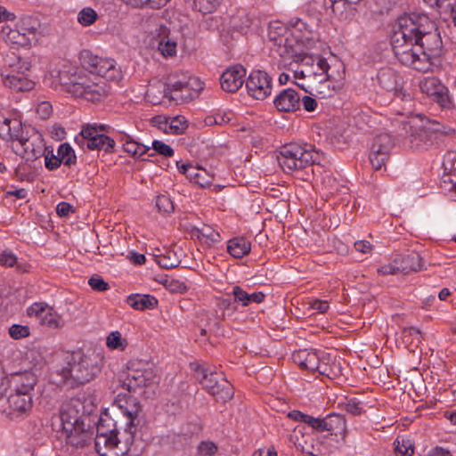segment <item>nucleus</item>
I'll return each instance as SVG.
<instances>
[{
    "label": "nucleus",
    "instance_id": "nucleus-1",
    "mask_svg": "<svg viewBox=\"0 0 456 456\" xmlns=\"http://www.w3.org/2000/svg\"><path fill=\"white\" fill-rule=\"evenodd\" d=\"M268 38L273 43V51L284 59L300 62L304 69L312 68L318 55L301 54L304 46H307L313 38V33L307 25L297 21L288 27L281 21H273L268 27Z\"/></svg>",
    "mask_w": 456,
    "mask_h": 456
},
{
    "label": "nucleus",
    "instance_id": "nucleus-2",
    "mask_svg": "<svg viewBox=\"0 0 456 456\" xmlns=\"http://www.w3.org/2000/svg\"><path fill=\"white\" fill-rule=\"evenodd\" d=\"M95 410L89 397H74L64 402L61 407V433L67 444L85 447L93 440L91 416Z\"/></svg>",
    "mask_w": 456,
    "mask_h": 456
},
{
    "label": "nucleus",
    "instance_id": "nucleus-3",
    "mask_svg": "<svg viewBox=\"0 0 456 456\" xmlns=\"http://www.w3.org/2000/svg\"><path fill=\"white\" fill-rule=\"evenodd\" d=\"M397 25L404 29L405 25L412 26V43L422 48L421 55L427 61H432L441 56L443 42L436 24L426 15L403 16L397 20Z\"/></svg>",
    "mask_w": 456,
    "mask_h": 456
},
{
    "label": "nucleus",
    "instance_id": "nucleus-4",
    "mask_svg": "<svg viewBox=\"0 0 456 456\" xmlns=\"http://www.w3.org/2000/svg\"><path fill=\"white\" fill-rule=\"evenodd\" d=\"M101 360L94 354H85L75 352L70 355L67 365L58 370L61 381L66 386L74 388L93 380L101 371Z\"/></svg>",
    "mask_w": 456,
    "mask_h": 456
},
{
    "label": "nucleus",
    "instance_id": "nucleus-5",
    "mask_svg": "<svg viewBox=\"0 0 456 456\" xmlns=\"http://www.w3.org/2000/svg\"><path fill=\"white\" fill-rule=\"evenodd\" d=\"M412 29L411 25H410V28L405 25L404 29L397 25L391 40L393 52L402 64L426 72L430 69L434 62L427 61L423 56L421 57L413 50L414 44L412 43V37H411Z\"/></svg>",
    "mask_w": 456,
    "mask_h": 456
},
{
    "label": "nucleus",
    "instance_id": "nucleus-6",
    "mask_svg": "<svg viewBox=\"0 0 456 456\" xmlns=\"http://www.w3.org/2000/svg\"><path fill=\"white\" fill-rule=\"evenodd\" d=\"M277 159L285 173H292L319 163L321 156L312 145L290 142L280 149Z\"/></svg>",
    "mask_w": 456,
    "mask_h": 456
},
{
    "label": "nucleus",
    "instance_id": "nucleus-7",
    "mask_svg": "<svg viewBox=\"0 0 456 456\" xmlns=\"http://www.w3.org/2000/svg\"><path fill=\"white\" fill-rule=\"evenodd\" d=\"M191 366L197 380L216 402L225 403L232 398V386L221 372L218 373L209 367L196 363Z\"/></svg>",
    "mask_w": 456,
    "mask_h": 456
},
{
    "label": "nucleus",
    "instance_id": "nucleus-8",
    "mask_svg": "<svg viewBox=\"0 0 456 456\" xmlns=\"http://www.w3.org/2000/svg\"><path fill=\"white\" fill-rule=\"evenodd\" d=\"M159 379L154 370L148 367L147 363L141 361H130L127 366L126 378L124 379L122 387L127 391H135L139 387L151 389L155 394L158 388Z\"/></svg>",
    "mask_w": 456,
    "mask_h": 456
},
{
    "label": "nucleus",
    "instance_id": "nucleus-9",
    "mask_svg": "<svg viewBox=\"0 0 456 456\" xmlns=\"http://www.w3.org/2000/svg\"><path fill=\"white\" fill-rule=\"evenodd\" d=\"M82 67L92 74H96L108 80H118L121 77L120 68L115 60L101 57L88 50H83L79 54Z\"/></svg>",
    "mask_w": 456,
    "mask_h": 456
},
{
    "label": "nucleus",
    "instance_id": "nucleus-10",
    "mask_svg": "<svg viewBox=\"0 0 456 456\" xmlns=\"http://www.w3.org/2000/svg\"><path fill=\"white\" fill-rule=\"evenodd\" d=\"M63 86L68 93L90 102L100 101L107 94L105 83L93 82L86 76H74Z\"/></svg>",
    "mask_w": 456,
    "mask_h": 456
},
{
    "label": "nucleus",
    "instance_id": "nucleus-11",
    "mask_svg": "<svg viewBox=\"0 0 456 456\" xmlns=\"http://www.w3.org/2000/svg\"><path fill=\"white\" fill-rule=\"evenodd\" d=\"M122 439L118 435L108 436H96L94 438L95 451L100 456H125L134 444V437L123 431Z\"/></svg>",
    "mask_w": 456,
    "mask_h": 456
},
{
    "label": "nucleus",
    "instance_id": "nucleus-12",
    "mask_svg": "<svg viewBox=\"0 0 456 456\" xmlns=\"http://www.w3.org/2000/svg\"><path fill=\"white\" fill-rule=\"evenodd\" d=\"M115 403L125 418L124 431L134 437L137 426L140 422L139 414L142 411L141 403L135 397L130 395H124L123 397L118 395L115 400Z\"/></svg>",
    "mask_w": 456,
    "mask_h": 456
},
{
    "label": "nucleus",
    "instance_id": "nucleus-13",
    "mask_svg": "<svg viewBox=\"0 0 456 456\" xmlns=\"http://www.w3.org/2000/svg\"><path fill=\"white\" fill-rule=\"evenodd\" d=\"M394 148V140L388 134H378L370 146L369 159L375 170H380L385 167Z\"/></svg>",
    "mask_w": 456,
    "mask_h": 456
},
{
    "label": "nucleus",
    "instance_id": "nucleus-14",
    "mask_svg": "<svg viewBox=\"0 0 456 456\" xmlns=\"http://www.w3.org/2000/svg\"><path fill=\"white\" fill-rule=\"evenodd\" d=\"M10 67L0 72V82L5 88L12 92L29 91L34 87V82L30 80L21 69Z\"/></svg>",
    "mask_w": 456,
    "mask_h": 456
},
{
    "label": "nucleus",
    "instance_id": "nucleus-15",
    "mask_svg": "<svg viewBox=\"0 0 456 456\" xmlns=\"http://www.w3.org/2000/svg\"><path fill=\"white\" fill-rule=\"evenodd\" d=\"M248 94L256 100H265L273 90L272 77L265 71L254 70L246 80Z\"/></svg>",
    "mask_w": 456,
    "mask_h": 456
},
{
    "label": "nucleus",
    "instance_id": "nucleus-16",
    "mask_svg": "<svg viewBox=\"0 0 456 456\" xmlns=\"http://www.w3.org/2000/svg\"><path fill=\"white\" fill-rule=\"evenodd\" d=\"M37 381V376L31 370L14 372L8 377L10 391L17 392L20 395L34 396L33 392Z\"/></svg>",
    "mask_w": 456,
    "mask_h": 456
},
{
    "label": "nucleus",
    "instance_id": "nucleus-17",
    "mask_svg": "<svg viewBox=\"0 0 456 456\" xmlns=\"http://www.w3.org/2000/svg\"><path fill=\"white\" fill-rule=\"evenodd\" d=\"M8 407L4 410L11 419H16L29 412L33 407V395L12 392L7 397Z\"/></svg>",
    "mask_w": 456,
    "mask_h": 456
},
{
    "label": "nucleus",
    "instance_id": "nucleus-18",
    "mask_svg": "<svg viewBox=\"0 0 456 456\" xmlns=\"http://www.w3.org/2000/svg\"><path fill=\"white\" fill-rule=\"evenodd\" d=\"M246 69L241 65H234L223 72L220 85L228 93L237 92L245 82Z\"/></svg>",
    "mask_w": 456,
    "mask_h": 456
},
{
    "label": "nucleus",
    "instance_id": "nucleus-19",
    "mask_svg": "<svg viewBox=\"0 0 456 456\" xmlns=\"http://www.w3.org/2000/svg\"><path fill=\"white\" fill-rule=\"evenodd\" d=\"M273 104L279 111L293 112L300 108V96L295 89H283L274 98Z\"/></svg>",
    "mask_w": 456,
    "mask_h": 456
},
{
    "label": "nucleus",
    "instance_id": "nucleus-20",
    "mask_svg": "<svg viewBox=\"0 0 456 456\" xmlns=\"http://www.w3.org/2000/svg\"><path fill=\"white\" fill-rule=\"evenodd\" d=\"M21 34L26 37L28 46L37 42L41 23L34 16L23 15L16 22Z\"/></svg>",
    "mask_w": 456,
    "mask_h": 456
},
{
    "label": "nucleus",
    "instance_id": "nucleus-21",
    "mask_svg": "<svg viewBox=\"0 0 456 456\" xmlns=\"http://www.w3.org/2000/svg\"><path fill=\"white\" fill-rule=\"evenodd\" d=\"M330 69L327 60L318 55L314 66L307 69L305 73H307L314 82H318L321 87L324 83L335 80L334 76L329 72Z\"/></svg>",
    "mask_w": 456,
    "mask_h": 456
},
{
    "label": "nucleus",
    "instance_id": "nucleus-22",
    "mask_svg": "<svg viewBox=\"0 0 456 456\" xmlns=\"http://www.w3.org/2000/svg\"><path fill=\"white\" fill-rule=\"evenodd\" d=\"M379 85L388 92L397 93L402 86V78L391 68H382L377 73Z\"/></svg>",
    "mask_w": 456,
    "mask_h": 456
},
{
    "label": "nucleus",
    "instance_id": "nucleus-23",
    "mask_svg": "<svg viewBox=\"0 0 456 456\" xmlns=\"http://www.w3.org/2000/svg\"><path fill=\"white\" fill-rule=\"evenodd\" d=\"M318 354V350L301 349L294 352L292 358L301 369L315 371V369H320Z\"/></svg>",
    "mask_w": 456,
    "mask_h": 456
},
{
    "label": "nucleus",
    "instance_id": "nucleus-24",
    "mask_svg": "<svg viewBox=\"0 0 456 456\" xmlns=\"http://www.w3.org/2000/svg\"><path fill=\"white\" fill-rule=\"evenodd\" d=\"M419 89L423 94L433 97L437 102H444L445 86L435 77H427L419 81Z\"/></svg>",
    "mask_w": 456,
    "mask_h": 456
},
{
    "label": "nucleus",
    "instance_id": "nucleus-25",
    "mask_svg": "<svg viewBox=\"0 0 456 456\" xmlns=\"http://www.w3.org/2000/svg\"><path fill=\"white\" fill-rule=\"evenodd\" d=\"M17 151L26 160H35L38 159L43 152L41 142L36 143L32 138L22 137L16 144Z\"/></svg>",
    "mask_w": 456,
    "mask_h": 456
},
{
    "label": "nucleus",
    "instance_id": "nucleus-26",
    "mask_svg": "<svg viewBox=\"0 0 456 456\" xmlns=\"http://www.w3.org/2000/svg\"><path fill=\"white\" fill-rule=\"evenodd\" d=\"M0 137L4 140L20 141L23 137L21 122L17 118H4L0 122Z\"/></svg>",
    "mask_w": 456,
    "mask_h": 456
},
{
    "label": "nucleus",
    "instance_id": "nucleus-27",
    "mask_svg": "<svg viewBox=\"0 0 456 456\" xmlns=\"http://www.w3.org/2000/svg\"><path fill=\"white\" fill-rule=\"evenodd\" d=\"M119 141L123 143V149L126 152L132 154L134 157H142L148 154L149 157L154 156V152H151V147L135 142L131 135L124 132H119Z\"/></svg>",
    "mask_w": 456,
    "mask_h": 456
},
{
    "label": "nucleus",
    "instance_id": "nucleus-28",
    "mask_svg": "<svg viewBox=\"0 0 456 456\" xmlns=\"http://www.w3.org/2000/svg\"><path fill=\"white\" fill-rule=\"evenodd\" d=\"M401 273L418 272L422 269V258L417 252H410L395 258Z\"/></svg>",
    "mask_w": 456,
    "mask_h": 456
},
{
    "label": "nucleus",
    "instance_id": "nucleus-29",
    "mask_svg": "<svg viewBox=\"0 0 456 456\" xmlns=\"http://www.w3.org/2000/svg\"><path fill=\"white\" fill-rule=\"evenodd\" d=\"M232 295L234 297V303L241 306H248L252 303L260 304L265 298V295L261 291L248 293L240 286L232 288Z\"/></svg>",
    "mask_w": 456,
    "mask_h": 456
},
{
    "label": "nucleus",
    "instance_id": "nucleus-30",
    "mask_svg": "<svg viewBox=\"0 0 456 456\" xmlns=\"http://www.w3.org/2000/svg\"><path fill=\"white\" fill-rule=\"evenodd\" d=\"M0 37L8 45L29 47L26 37L20 31L17 23L15 24V28H11L8 25H2L0 28Z\"/></svg>",
    "mask_w": 456,
    "mask_h": 456
},
{
    "label": "nucleus",
    "instance_id": "nucleus-31",
    "mask_svg": "<svg viewBox=\"0 0 456 456\" xmlns=\"http://www.w3.org/2000/svg\"><path fill=\"white\" fill-rule=\"evenodd\" d=\"M126 302L135 310L143 311L153 309L158 305V299L151 295L132 294L126 297Z\"/></svg>",
    "mask_w": 456,
    "mask_h": 456
},
{
    "label": "nucleus",
    "instance_id": "nucleus-32",
    "mask_svg": "<svg viewBox=\"0 0 456 456\" xmlns=\"http://www.w3.org/2000/svg\"><path fill=\"white\" fill-rule=\"evenodd\" d=\"M251 250V243L244 237H235L228 240L227 252L234 258H241Z\"/></svg>",
    "mask_w": 456,
    "mask_h": 456
},
{
    "label": "nucleus",
    "instance_id": "nucleus-33",
    "mask_svg": "<svg viewBox=\"0 0 456 456\" xmlns=\"http://www.w3.org/2000/svg\"><path fill=\"white\" fill-rule=\"evenodd\" d=\"M318 356L320 369H315V371L329 378L337 376L340 372L339 367L329 354L319 351Z\"/></svg>",
    "mask_w": 456,
    "mask_h": 456
},
{
    "label": "nucleus",
    "instance_id": "nucleus-34",
    "mask_svg": "<svg viewBox=\"0 0 456 456\" xmlns=\"http://www.w3.org/2000/svg\"><path fill=\"white\" fill-rule=\"evenodd\" d=\"M104 131V126H97L96 124H87L82 126L78 135L76 136L75 141L77 143L85 147L88 142L92 141L94 137L99 136Z\"/></svg>",
    "mask_w": 456,
    "mask_h": 456
},
{
    "label": "nucleus",
    "instance_id": "nucleus-35",
    "mask_svg": "<svg viewBox=\"0 0 456 456\" xmlns=\"http://www.w3.org/2000/svg\"><path fill=\"white\" fill-rule=\"evenodd\" d=\"M327 431L334 436H344L346 430V422L343 415L330 413L326 416Z\"/></svg>",
    "mask_w": 456,
    "mask_h": 456
},
{
    "label": "nucleus",
    "instance_id": "nucleus-36",
    "mask_svg": "<svg viewBox=\"0 0 456 456\" xmlns=\"http://www.w3.org/2000/svg\"><path fill=\"white\" fill-rule=\"evenodd\" d=\"M119 434L120 432L117 428L115 421L107 413L98 418L96 422V436H108Z\"/></svg>",
    "mask_w": 456,
    "mask_h": 456
},
{
    "label": "nucleus",
    "instance_id": "nucleus-37",
    "mask_svg": "<svg viewBox=\"0 0 456 456\" xmlns=\"http://www.w3.org/2000/svg\"><path fill=\"white\" fill-rule=\"evenodd\" d=\"M155 261L164 269L175 268L181 263L180 256L171 248H167L163 253L156 255Z\"/></svg>",
    "mask_w": 456,
    "mask_h": 456
},
{
    "label": "nucleus",
    "instance_id": "nucleus-38",
    "mask_svg": "<svg viewBox=\"0 0 456 456\" xmlns=\"http://www.w3.org/2000/svg\"><path fill=\"white\" fill-rule=\"evenodd\" d=\"M85 146L92 151L103 150L106 152H110L112 151L115 146V141L110 136L101 134L99 136L94 137L92 141L88 142Z\"/></svg>",
    "mask_w": 456,
    "mask_h": 456
},
{
    "label": "nucleus",
    "instance_id": "nucleus-39",
    "mask_svg": "<svg viewBox=\"0 0 456 456\" xmlns=\"http://www.w3.org/2000/svg\"><path fill=\"white\" fill-rule=\"evenodd\" d=\"M39 323L49 329H61L64 325V320L52 306L49 305Z\"/></svg>",
    "mask_w": 456,
    "mask_h": 456
},
{
    "label": "nucleus",
    "instance_id": "nucleus-40",
    "mask_svg": "<svg viewBox=\"0 0 456 456\" xmlns=\"http://www.w3.org/2000/svg\"><path fill=\"white\" fill-rule=\"evenodd\" d=\"M106 345L111 350L124 351L127 346L128 341L123 338L121 333L118 330L110 332L106 338Z\"/></svg>",
    "mask_w": 456,
    "mask_h": 456
},
{
    "label": "nucleus",
    "instance_id": "nucleus-41",
    "mask_svg": "<svg viewBox=\"0 0 456 456\" xmlns=\"http://www.w3.org/2000/svg\"><path fill=\"white\" fill-rule=\"evenodd\" d=\"M235 310L236 307L232 306L231 299L220 297L216 301V317L219 321L224 320L227 315H232Z\"/></svg>",
    "mask_w": 456,
    "mask_h": 456
},
{
    "label": "nucleus",
    "instance_id": "nucleus-42",
    "mask_svg": "<svg viewBox=\"0 0 456 456\" xmlns=\"http://www.w3.org/2000/svg\"><path fill=\"white\" fill-rule=\"evenodd\" d=\"M61 163L65 166H71L76 163L77 158L71 146L67 143H61L57 151Z\"/></svg>",
    "mask_w": 456,
    "mask_h": 456
},
{
    "label": "nucleus",
    "instance_id": "nucleus-43",
    "mask_svg": "<svg viewBox=\"0 0 456 456\" xmlns=\"http://www.w3.org/2000/svg\"><path fill=\"white\" fill-rule=\"evenodd\" d=\"M158 49L166 57L174 56L176 53V42L164 36L159 40Z\"/></svg>",
    "mask_w": 456,
    "mask_h": 456
},
{
    "label": "nucleus",
    "instance_id": "nucleus-44",
    "mask_svg": "<svg viewBox=\"0 0 456 456\" xmlns=\"http://www.w3.org/2000/svg\"><path fill=\"white\" fill-rule=\"evenodd\" d=\"M126 4L134 8H142L145 5L152 9H159L165 6L170 0H122Z\"/></svg>",
    "mask_w": 456,
    "mask_h": 456
},
{
    "label": "nucleus",
    "instance_id": "nucleus-45",
    "mask_svg": "<svg viewBox=\"0 0 456 456\" xmlns=\"http://www.w3.org/2000/svg\"><path fill=\"white\" fill-rule=\"evenodd\" d=\"M97 19V12L91 7H85L77 13V21L84 27L94 24Z\"/></svg>",
    "mask_w": 456,
    "mask_h": 456
},
{
    "label": "nucleus",
    "instance_id": "nucleus-46",
    "mask_svg": "<svg viewBox=\"0 0 456 456\" xmlns=\"http://www.w3.org/2000/svg\"><path fill=\"white\" fill-rule=\"evenodd\" d=\"M395 452L397 456H412L414 447L409 439H396L395 441Z\"/></svg>",
    "mask_w": 456,
    "mask_h": 456
},
{
    "label": "nucleus",
    "instance_id": "nucleus-47",
    "mask_svg": "<svg viewBox=\"0 0 456 456\" xmlns=\"http://www.w3.org/2000/svg\"><path fill=\"white\" fill-rule=\"evenodd\" d=\"M187 83V94L184 95V98L193 99L198 96L200 92L203 89V83L196 77H191L188 75V82Z\"/></svg>",
    "mask_w": 456,
    "mask_h": 456
},
{
    "label": "nucleus",
    "instance_id": "nucleus-48",
    "mask_svg": "<svg viewBox=\"0 0 456 456\" xmlns=\"http://www.w3.org/2000/svg\"><path fill=\"white\" fill-rule=\"evenodd\" d=\"M49 305L45 302H35L27 308V314L29 317H35L39 322L45 315Z\"/></svg>",
    "mask_w": 456,
    "mask_h": 456
},
{
    "label": "nucleus",
    "instance_id": "nucleus-49",
    "mask_svg": "<svg viewBox=\"0 0 456 456\" xmlns=\"http://www.w3.org/2000/svg\"><path fill=\"white\" fill-rule=\"evenodd\" d=\"M222 0H194L193 4L196 10L202 13H210L216 10Z\"/></svg>",
    "mask_w": 456,
    "mask_h": 456
},
{
    "label": "nucleus",
    "instance_id": "nucleus-50",
    "mask_svg": "<svg viewBox=\"0 0 456 456\" xmlns=\"http://www.w3.org/2000/svg\"><path fill=\"white\" fill-rule=\"evenodd\" d=\"M188 125L183 116H176L170 118L168 122V128L171 134H180L185 131Z\"/></svg>",
    "mask_w": 456,
    "mask_h": 456
},
{
    "label": "nucleus",
    "instance_id": "nucleus-51",
    "mask_svg": "<svg viewBox=\"0 0 456 456\" xmlns=\"http://www.w3.org/2000/svg\"><path fill=\"white\" fill-rule=\"evenodd\" d=\"M155 204L158 210L165 215L171 214L175 210L173 201L166 195L157 196Z\"/></svg>",
    "mask_w": 456,
    "mask_h": 456
},
{
    "label": "nucleus",
    "instance_id": "nucleus-52",
    "mask_svg": "<svg viewBox=\"0 0 456 456\" xmlns=\"http://www.w3.org/2000/svg\"><path fill=\"white\" fill-rule=\"evenodd\" d=\"M9 335L13 339H20L29 336V328L28 326L13 324L9 328Z\"/></svg>",
    "mask_w": 456,
    "mask_h": 456
},
{
    "label": "nucleus",
    "instance_id": "nucleus-53",
    "mask_svg": "<svg viewBox=\"0 0 456 456\" xmlns=\"http://www.w3.org/2000/svg\"><path fill=\"white\" fill-rule=\"evenodd\" d=\"M182 77L176 80L173 78L169 79L168 86L172 91L175 92H186L187 93V83L188 82V74L183 73Z\"/></svg>",
    "mask_w": 456,
    "mask_h": 456
},
{
    "label": "nucleus",
    "instance_id": "nucleus-54",
    "mask_svg": "<svg viewBox=\"0 0 456 456\" xmlns=\"http://www.w3.org/2000/svg\"><path fill=\"white\" fill-rule=\"evenodd\" d=\"M155 152L164 156L172 157L174 155V150L162 141L154 140L152 142V148Z\"/></svg>",
    "mask_w": 456,
    "mask_h": 456
},
{
    "label": "nucleus",
    "instance_id": "nucleus-55",
    "mask_svg": "<svg viewBox=\"0 0 456 456\" xmlns=\"http://www.w3.org/2000/svg\"><path fill=\"white\" fill-rule=\"evenodd\" d=\"M88 284L96 291H106L109 289V284L100 276H93L89 279Z\"/></svg>",
    "mask_w": 456,
    "mask_h": 456
},
{
    "label": "nucleus",
    "instance_id": "nucleus-56",
    "mask_svg": "<svg viewBox=\"0 0 456 456\" xmlns=\"http://www.w3.org/2000/svg\"><path fill=\"white\" fill-rule=\"evenodd\" d=\"M378 273L380 275H395L397 273H401L395 258L392 263L380 266L378 269Z\"/></svg>",
    "mask_w": 456,
    "mask_h": 456
},
{
    "label": "nucleus",
    "instance_id": "nucleus-57",
    "mask_svg": "<svg viewBox=\"0 0 456 456\" xmlns=\"http://www.w3.org/2000/svg\"><path fill=\"white\" fill-rule=\"evenodd\" d=\"M308 426L318 432L327 431V421L325 418H314L311 416Z\"/></svg>",
    "mask_w": 456,
    "mask_h": 456
},
{
    "label": "nucleus",
    "instance_id": "nucleus-58",
    "mask_svg": "<svg viewBox=\"0 0 456 456\" xmlns=\"http://www.w3.org/2000/svg\"><path fill=\"white\" fill-rule=\"evenodd\" d=\"M199 452L202 456L213 455L217 448L216 444L209 441L201 442L198 447Z\"/></svg>",
    "mask_w": 456,
    "mask_h": 456
},
{
    "label": "nucleus",
    "instance_id": "nucleus-59",
    "mask_svg": "<svg viewBox=\"0 0 456 456\" xmlns=\"http://www.w3.org/2000/svg\"><path fill=\"white\" fill-rule=\"evenodd\" d=\"M310 308L319 314L326 313L330 308V304L327 300L314 299L309 302Z\"/></svg>",
    "mask_w": 456,
    "mask_h": 456
},
{
    "label": "nucleus",
    "instance_id": "nucleus-60",
    "mask_svg": "<svg viewBox=\"0 0 456 456\" xmlns=\"http://www.w3.org/2000/svg\"><path fill=\"white\" fill-rule=\"evenodd\" d=\"M345 410L353 415H361L363 412L360 403L356 399H350L345 404Z\"/></svg>",
    "mask_w": 456,
    "mask_h": 456
},
{
    "label": "nucleus",
    "instance_id": "nucleus-61",
    "mask_svg": "<svg viewBox=\"0 0 456 456\" xmlns=\"http://www.w3.org/2000/svg\"><path fill=\"white\" fill-rule=\"evenodd\" d=\"M17 262V257L10 251H4L0 255V264L3 266L12 267Z\"/></svg>",
    "mask_w": 456,
    "mask_h": 456
},
{
    "label": "nucleus",
    "instance_id": "nucleus-62",
    "mask_svg": "<svg viewBox=\"0 0 456 456\" xmlns=\"http://www.w3.org/2000/svg\"><path fill=\"white\" fill-rule=\"evenodd\" d=\"M37 113L42 119H46L52 113V105L48 102H42L37 107Z\"/></svg>",
    "mask_w": 456,
    "mask_h": 456
},
{
    "label": "nucleus",
    "instance_id": "nucleus-63",
    "mask_svg": "<svg viewBox=\"0 0 456 456\" xmlns=\"http://www.w3.org/2000/svg\"><path fill=\"white\" fill-rule=\"evenodd\" d=\"M232 118V113L231 111H218L215 113V124L216 125H224L231 121Z\"/></svg>",
    "mask_w": 456,
    "mask_h": 456
},
{
    "label": "nucleus",
    "instance_id": "nucleus-64",
    "mask_svg": "<svg viewBox=\"0 0 456 456\" xmlns=\"http://www.w3.org/2000/svg\"><path fill=\"white\" fill-rule=\"evenodd\" d=\"M45 167L49 170H55L61 164V159H60L58 153H57V156H55L53 154H52L51 156L46 155L45 158Z\"/></svg>",
    "mask_w": 456,
    "mask_h": 456
}]
</instances>
